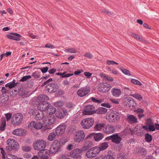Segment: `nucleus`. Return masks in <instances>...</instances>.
Masks as SVG:
<instances>
[{
  "instance_id": "1",
  "label": "nucleus",
  "mask_w": 159,
  "mask_h": 159,
  "mask_svg": "<svg viewBox=\"0 0 159 159\" xmlns=\"http://www.w3.org/2000/svg\"><path fill=\"white\" fill-rule=\"evenodd\" d=\"M47 143L43 140H38L34 143L33 147L34 149L39 152H42L44 151L45 148Z\"/></svg>"
},
{
  "instance_id": "2",
  "label": "nucleus",
  "mask_w": 159,
  "mask_h": 159,
  "mask_svg": "<svg viewBox=\"0 0 159 159\" xmlns=\"http://www.w3.org/2000/svg\"><path fill=\"white\" fill-rule=\"evenodd\" d=\"M23 118V115L21 113H16L11 118V123L14 126L19 125L21 124Z\"/></svg>"
},
{
  "instance_id": "3",
  "label": "nucleus",
  "mask_w": 159,
  "mask_h": 159,
  "mask_svg": "<svg viewBox=\"0 0 159 159\" xmlns=\"http://www.w3.org/2000/svg\"><path fill=\"white\" fill-rule=\"evenodd\" d=\"M94 120L91 117H88L83 120L80 123L82 127L84 129H88L93 125Z\"/></svg>"
},
{
  "instance_id": "4",
  "label": "nucleus",
  "mask_w": 159,
  "mask_h": 159,
  "mask_svg": "<svg viewBox=\"0 0 159 159\" xmlns=\"http://www.w3.org/2000/svg\"><path fill=\"white\" fill-rule=\"evenodd\" d=\"M100 152L98 146H95L88 151L86 153V156L89 158H92L99 154Z\"/></svg>"
},
{
  "instance_id": "5",
  "label": "nucleus",
  "mask_w": 159,
  "mask_h": 159,
  "mask_svg": "<svg viewBox=\"0 0 159 159\" xmlns=\"http://www.w3.org/2000/svg\"><path fill=\"white\" fill-rule=\"evenodd\" d=\"M85 134L82 130H78L76 131L74 134V140L77 143L83 142L85 138Z\"/></svg>"
},
{
  "instance_id": "6",
  "label": "nucleus",
  "mask_w": 159,
  "mask_h": 159,
  "mask_svg": "<svg viewBox=\"0 0 159 159\" xmlns=\"http://www.w3.org/2000/svg\"><path fill=\"white\" fill-rule=\"evenodd\" d=\"M60 148V142L58 140H56L52 143L49 152L50 153L56 154L59 151Z\"/></svg>"
},
{
  "instance_id": "7",
  "label": "nucleus",
  "mask_w": 159,
  "mask_h": 159,
  "mask_svg": "<svg viewBox=\"0 0 159 159\" xmlns=\"http://www.w3.org/2000/svg\"><path fill=\"white\" fill-rule=\"evenodd\" d=\"M105 139L107 140H111L113 143L118 144L120 143L122 138L119 136L118 134L116 133L107 137Z\"/></svg>"
},
{
  "instance_id": "8",
  "label": "nucleus",
  "mask_w": 159,
  "mask_h": 159,
  "mask_svg": "<svg viewBox=\"0 0 159 159\" xmlns=\"http://www.w3.org/2000/svg\"><path fill=\"white\" fill-rule=\"evenodd\" d=\"M90 91V88L89 86L81 87L77 91V94L80 97H84L88 95Z\"/></svg>"
},
{
  "instance_id": "9",
  "label": "nucleus",
  "mask_w": 159,
  "mask_h": 159,
  "mask_svg": "<svg viewBox=\"0 0 159 159\" xmlns=\"http://www.w3.org/2000/svg\"><path fill=\"white\" fill-rule=\"evenodd\" d=\"M120 118V115L119 113L116 111H113L109 114L107 116V119H108L110 122H113L119 120Z\"/></svg>"
},
{
  "instance_id": "10",
  "label": "nucleus",
  "mask_w": 159,
  "mask_h": 159,
  "mask_svg": "<svg viewBox=\"0 0 159 159\" xmlns=\"http://www.w3.org/2000/svg\"><path fill=\"white\" fill-rule=\"evenodd\" d=\"M98 90L101 92L106 93L108 92L111 88L109 84L106 83H101L98 84Z\"/></svg>"
},
{
  "instance_id": "11",
  "label": "nucleus",
  "mask_w": 159,
  "mask_h": 159,
  "mask_svg": "<svg viewBox=\"0 0 159 159\" xmlns=\"http://www.w3.org/2000/svg\"><path fill=\"white\" fill-rule=\"evenodd\" d=\"M83 151L80 149L77 148L71 151L70 154V156L73 158L80 159Z\"/></svg>"
},
{
  "instance_id": "12",
  "label": "nucleus",
  "mask_w": 159,
  "mask_h": 159,
  "mask_svg": "<svg viewBox=\"0 0 159 159\" xmlns=\"http://www.w3.org/2000/svg\"><path fill=\"white\" fill-rule=\"evenodd\" d=\"M96 113L94 107L91 105H88L85 107L83 111L84 115H91Z\"/></svg>"
},
{
  "instance_id": "13",
  "label": "nucleus",
  "mask_w": 159,
  "mask_h": 159,
  "mask_svg": "<svg viewBox=\"0 0 159 159\" xmlns=\"http://www.w3.org/2000/svg\"><path fill=\"white\" fill-rule=\"evenodd\" d=\"M123 104L124 105L129 108L131 107H134L136 105L135 101L130 97L125 98L123 101Z\"/></svg>"
},
{
  "instance_id": "14",
  "label": "nucleus",
  "mask_w": 159,
  "mask_h": 159,
  "mask_svg": "<svg viewBox=\"0 0 159 159\" xmlns=\"http://www.w3.org/2000/svg\"><path fill=\"white\" fill-rule=\"evenodd\" d=\"M43 121L45 125L48 126L53 124L55 120L54 117L48 116L44 117Z\"/></svg>"
},
{
  "instance_id": "15",
  "label": "nucleus",
  "mask_w": 159,
  "mask_h": 159,
  "mask_svg": "<svg viewBox=\"0 0 159 159\" xmlns=\"http://www.w3.org/2000/svg\"><path fill=\"white\" fill-rule=\"evenodd\" d=\"M58 88V85L54 82L48 84L46 86V89L50 92H55Z\"/></svg>"
},
{
  "instance_id": "16",
  "label": "nucleus",
  "mask_w": 159,
  "mask_h": 159,
  "mask_svg": "<svg viewBox=\"0 0 159 159\" xmlns=\"http://www.w3.org/2000/svg\"><path fill=\"white\" fill-rule=\"evenodd\" d=\"M66 126L64 124H61L59 125L56 129V133L58 136H61L65 133Z\"/></svg>"
},
{
  "instance_id": "17",
  "label": "nucleus",
  "mask_w": 159,
  "mask_h": 159,
  "mask_svg": "<svg viewBox=\"0 0 159 159\" xmlns=\"http://www.w3.org/2000/svg\"><path fill=\"white\" fill-rule=\"evenodd\" d=\"M7 144L13 149H17L19 147V145L18 143L15 140L12 139H9L7 141Z\"/></svg>"
},
{
  "instance_id": "18",
  "label": "nucleus",
  "mask_w": 159,
  "mask_h": 159,
  "mask_svg": "<svg viewBox=\"0 0 159 159\" xmlns=\"http://www.w3.org/2000/svg\"><path fill=\"white\" fill-rule=\"evenodd\" d=\"M67 110L64 108H61L57 111L56 113V116L59 119L63 118L65 116L67 115Z\"/></svg>"
},
{
  "instance_id": "19",
  "label": "nucleus",
  "mask_w": 159,
  "mask_h": 159,
  "mask_svg": "<svg viewBox=\"0 0 159 159\" xmlns=\"http://www.w3.org/2000/svg\"><path fill=\"white\" fill-rule=\"evenodd\" d=\"M49 103L46 101H43L41 102L38 105L37 108L39 110L43 111H46L48 105H49Z\"/></svg>"
},
{
  "instance_id": "20",
  "label": "nucleus",
  "mask_w": 159,
  "mask_h": 159,
  "mask_svg": "<svg viewBox=\"0 0 159 159\" xmlns=\"http://www.w3.org/2000/svg\"><path fill=\"white\" fill-rule=\"evenodd\" d=\"M93 145V144L92 142L89 140H85L84 143V145L81 148V149L83 151H86Z\"/></svg>"
},
{
  "instance_id": "21",
  "label": "nucleus",
  "mask_w": 159,
  "mask_h": 159,
  "mask_svg": "<svg viewBox=\"0 0 159 159\" xmlns=\"http://www.w3.org/2000/svg\"><path fill=\"white\" fill-rule=\"evenodd\" d=\"M126 120L130 124H133L138 122L137 118L134 115H127Z\"/></svg>"
},
{
  "instance_id": "22",
  "label": "nucleus",
  "mask_w": 159,
  "mask_h": 159,
  "mask_svg": "<svg viewBox=\"0 0 159 159\" xmlns=\"http://www.w3.org/2000/svg\"><path fill=\"white\" fill-rule=\"evenodd\" d=\"M104 132L107 134H110L114 133L115 131V129L114 126L111 125H107L105 129L103 130Z\"/></svg>"
},
{
  "instance_id": "23",
  "label": "nucleus",
  "mask_w": 159,
  "mask_h": 159,
  "mask_svg": "<svg viewBox=\"0 0 159 159\" xmlns=\"http://www.w3.org/2000/svg\"><path fill=\"white\" fill-rule=\"evenodd\" d=\"M25 130L22 129H17L13 130L12 134L16 135L21 136L25 134Z\"/></svg>"
},
{
  "instance_id": "24",
  "label": "nucleus",
  "mask_w": 159,
  "mask_h": 159,
  "mask_svg": "<svg viewBox=\"0 0 159 159\" xmlns=\"http://www.w3.org/2000/svg\"><path fill=\"white\" fill-rule=\"evenodd\" d=\"M11 34L14 36H17V37L11 35H7L6 36L7 38L10 39L14 40L16 41H19L20 40V37H21V36L20 34L14 33H11Z\"/></svg>"
},
{
  "instance_id": "25",
  "label": "nucleus",
  "mask_w": 159,
  "mask_h": 159,
  "mask_svg": "<svg viewBox=\"0 0 159 159\" xmlns=\"http://www.w3.org/2000/svg\"><path fill=\"white\" fill-rule=\"evenodd\" d=\"M111 93L112 96L115 97H119L122 93L121 90L118 89L113 88L111 90Z\"/></svg>"
},
{
  "instance_id": "26",
  "label": "nucleus",
  "mask_w": 159,
  "mask_h": 159,
  "mask_svg": "<svg viewBox=\"0 0 159 159\" xmlns=\"http://www.w3.org/2000/svg\"><path fill=\"white\" fill-rule=\"evenodd\" d=\"M46 111L48 114L52 115L55 113L56 109L54 107L52 106L49 103V105H48Z\"/></svg>"
},
{
  "instance_id": "27",
  "label": "nucleus",
  "mask_w": 159,
  "mask_h": 159,
  "mask_svg": "<svg viewBox=\"0 0 159 159\" xmlns=\"http://www.w3.org/2000/svg\"><path fill=\"white\" fill-rule=\"evenodd\" d=\"M44 115L43 111L39 110L35 112V115L34 118L37 120H40L43 119Z\"/></svg>"
},
{
  "instance_id": "28",
  "label": "nucleus",
  "mask_w": 159,
  "mask_h": 159,
  "mask_svg": "<svg viewBox=\"0 0 159 159\" xmlns=\"http://www.w3.org/2000/svg\"><path fill=\"white\" fill-rule=\"evenodd\" d=\"M49 98L47 95H39L37 98L38 102H42L43 101H48Z\"/></svg>"
},
{
  "instance_id": "29",
  "label": "nucleus",
  "mask_w": 159,
  "mask_h": 159,
  "mask_svg": "<svg viewBox=\"0 0 159 159\" xmlns=\"http://www.w3.org/2000/svg\"><path fill=\"white\" fill-rule=\"evenodd\" d=\"M16 80H14L13 81L11 82H10L8 83H7L5 85V87H8L9 89H11L15 87L18 84V83H15Z\"/></svg>"
},
{
  "instance_id": "30",
  "label": "nucleus",
  "mask_w": 159,
  "mask_h": 159,
  "mask_svg": "<svg viewBox=\"0 0 159 159\" xmlns=\"http://www.w3.org/2000/svg\"><path fill=\"white\" fill-rule=\"evenodd\" d=\"M57 136L56 133L54 131L51 132L48 137V139L50 141H52L55 139Z\"/></svg>"
},
{
  "instance_id": "31",
  "label": "nucleus",
  "mask_w": 159,
  "mask_h": 159,
  "mask_svg": "<svg viewBox=\"0 0 159 159\" xmlns=\"http://www.w3.org/2000/svg\"><path fill=\"white\" fill-rule=\"evenodd\" d=\"M103 135L101 133H97L94 135V138L96 141H98L103 138Z\"/></svg>"
},
{
  "instance_id": "32",
  "label": "nucleus",
  "mask_w": 159,
  "mask_h": 159,
  "mask_svg": "<svg viewBox=\"0 0 159 159\" xmlns=\"http://www.w3.org/2000/svg\"><path fill=\"white\" fill-rule=\"evenodd\" d=\"M105 125V124L104 123H98L95 125L94 129L100 131L104 127Z\"/></svg>"
},
{
  "instance_id": "33",
  "label": "nucleus",
  "mask_w": 159,
  "mask_h": 159,
  "mask_svg": "<svg viewBox=\"0 0 159 159\" xmlns=\"http://www.w3.org/2000/svg\"><path fill=\"white\" fill-rule=\"evenodd\" d=\"M107 109L106 108L101 107L98 109L96 111V113L98 114H103L107 112Z\"/></svg>"
},
{
  "instance_id": "34",
  "label": "nucleus",
  "mask_w": 159,
  "mask_h": 159,
  "mask_svg": "<svg viewBox=\"0 0 159 159\" xmlns=\"http://www.w3.org/2000/svg\"><path fill=\"white\" fill-rule=\"evenodd\" d=\"M108 143L107 142H104L100 144L99 148L100 149V152L106 149L108 147Z\"/></svg>"
},
{
  "instance_id": "35",
  "label": "nucleus",
  "mask_w": 159,
  "mask_h": 159,
  "mask_svg": "<svg viewBox=\"0 0 159 159\" xmlns=\"http://www.w3.org/2000/svg\"><path fill=\"white\" fill-rule=\"evenodd\" d=\"M131 36L134 38L136 40H139L142 42L144 41V40L141 36L135 33H132L131 34Z\"/></svg>"
},
{
  "instance_id": "36",
  "label": "nucleus",
  "mask_w": 159,
  "mask_h": 159,
  "mask_svg": "<svg viewBox=\"0 0 159 159\" xmlns=\"http://www.w3.org/2000/svg\"><path fill=\"white\" fill-rule=\"evenodd\" d=\"M43 124L40 122H35L34 129L37 130L40 129L42 128Z\"/></svg>"
},
{
  "instance_id": "37",
  "label": "nucleus",
  "mask_w": 159,
  "mask_h": 159,
  "mask_svg": "<svg viewBox=\"0 0 159 159\" xmlns=\"http://www.w3.org/2000/svg\"><path fill=\"white\" fill-rule=\"evenodd\" d=\"M6 125V122L5 118L2 119V124L0 126V130L3 131L4 130Z\"/></svg>"
},
{
  "instance_id": "38",
  "label": "nucleus",
  "mask_w": 159,
  "mask_h": 159,
  "mask_svg": "<svg viewBox=\"0 0 159 159\" xmlns=\"http://www.w3.org/2000/svg\"><path fill=\"white\" fill-rule=\"evenodd\" d=\"M145 139L148 142H151L152 140V136L148 133H147L145 135Z\"/></svg>"
},
{
  "instance_id": "39",
  "label": "nucleus",
  "mask_w": 159,
  "mask_h": 159,
  "mask_svg": "<svg viewBox=\"0 0 159 159\" xmlns=\"http://www.w3.org/2000/svg\"><path fill=\"white\" fill-rule=\"evenodd\" d=\"M38 156L41 159H48L47 155L44 154L42 152H39L38 153Z\"/></svg>"
},
{
  "instance_id": "40",
  "label": "nucleus",
  "mask_w": 159,
  "mask_h": 159,
  "mask_svg": "<svg viewBox=\"0 0 159 159\" xmlns=\"http://www.w3.org/2000/svg\"><path fill=\"white\" fill-rule=\"evenodd\" d=\"M65 52H69L70 53H76L77 52L76 49L74 48H69L65 50Z\"/></svg>"
},
{
  "instance_id": "41",
  "label": "nucleus",
  "mask_w": 159,
  "mask_h": 159,
  "mask_svg": "<svg viewBox=\"0 0 159 159\" xmlns=\"http://www.w3.org/2000/svg\"><path fill=\"white\" fill-rule=\"evenodd\" d=\"M131 95L139 101L143 99V97L142 96L139 94L135 93V94H131Z\"/></svg>"
},
{
  "instance_id": "42",
  "label": "nucleus",
  "mask_w": 159,
  "mask_h": 159,
  "mask_svg": "<svg viewBox=\"0 0 159 159\" xmlns=\"http://www.w3.org/2000/svg\"><path fill=\"white\" fill-rule=\"evenodd\" d=\"M89 99L91 100L93 102L96 103H101L103 102L102 100L98 99H96V98L93 97H91V98H90Z\"/></svg>"
},
{
  "instance_id": "43",
  "label": "nucleus",
  "mask_w": 159,
  "mask_h": 159,
  "mask_svg": "<svg viewBox=\"0 0 159 159\" xmlns=\"http://www.w3.org/2000/svg\"><path fill=\"white\" fill-rule=\"evenodd\" d=\"M34 124L35 122L34 121H33L30 123L28 124V128L30 130L33 131L34 130Z\"/></svg>"
},
{
  "instance_id": "44",
  "label": "nucleus",
  "mask_w": 159,
  "mask_h": 159,
  "mask_svg": "<svg viewBox=\"0 0 159 159\" xmlns=\"http://www.w3.org/2000/svg\"><path fill=\"white\" fill-rule=\"evenodd\" d=\"M22 148L23 150L27 152L30 151L31 149L30 147L26 145L23 146Z\"/></svg>"
},
{
  "instance_id": "45",
  "label": "nucleus",
  "mask_w": 159,
  "mask_h": 159,
  "mask_svg": "<svg viewBox=\"0 0 159 159\" xmlns=\"http://www.w3.org/2000/svg\"><path fill=\"white\" fill-rule=\"evenodd\" d=\"M117 156L118 159H125V155L123 153L118 154Z\"/></svg>"
},
{
  "instance_id": "46",
  "label": "nucleus",
  "mask_w": 159,
  "mask_h": 159,
  "mask_svg": "<svg viewBox=\"0 0 159 159\" xmlns=\"http://www.w3.org/2000/svg\"><path fill=\"white\" fill-rule=\"evenodd\" d=\"M131 82L134 84H137L139 85H141L142 84L141 82L137 80L132 79L131 80Z\"/></svg>"
},
{
  "instance_id": "47",
  "label": "nucleus",
  "mask_w": 159,
  "mask_h": 159,
  "mask_svg": "<svg viewBox=\"0 0 159 159\" xmlns=\"http://www.w3.org/2000/svg\"><path fill=\"white\" fill-rule=\"evenodd\" d=\"M31 76L30 75H27L23 76L21 79L20 80V82H24L27 80L31 78Z\"/></svg>"
},
{
  "instance_id": "48",
  "label": "nucleus",
  "mask_w": 159,
  "mask_h": 159,
  "mask_svg": "<svg viewBox=\"0 0 159 159\" xmlns=\"http://www.w3.org/2000/svg\"><path fill=\"white\" fill-rule=\"evenodd\" d=\"M121 70L124 74L128 75H131V74L129 70L123 68L121 69Z\"/></svg>"
},
{
  "instance_id": "49",
  "label": "nucleus",
  "mask_w": 159,
  "mask_h": 159,
  "mask_svg": "<svg viewBox=\"0 0 159 159\" xmlns=\"http://www.w3.org/2000/svg\"><path fill=\"white\" fill-rule=\"evenodd\" d=\"M54 105L56 107H61L63 105V102L61 101L57 102L54 103Z\"/></svg>"
},
{
  "instance_id": "50",
  "label": "nucleus",
  "mask_w": 159,
  "mask_h": 159,
  "mask_svg": "<svg viewBox=\"0 0 159 159\" xmlns=\"http://www.w3.org/2000/svg\"><path fill=\"white\" fill-rule=\"evenodd\" d=\"M154 124L148 126V129L149 131H153L155 130V128Z\"/></svg>"
},
{
  "instance_id": "51",
  "label": "nucleus",
  "mask_w": 159,
  "mask_h": 159,
  "mask_svg": "<svg viewBox=\"0 0 159 159\" xmlns=\"http://www.w3.org/2000/svg\"><path fill=\"white\" fill-rule=\"evenodd\" d=\"M134 111L138 114L143 113L144 112V111L141 108H138L134 110Z\"/></svg>"
},
{
  "instance_id": "52",
  "label": "nucleus",
  "mask_w": 159,
  "mask_h": 159,
  "mask_svg": "<svg viewBox=\"0 0 159 159\" xmlns=\"http://www.w3.org/2000/svg\"><path fill=\"white\" fill-rule=\"evenodd\" d=\"M1 152L2 155V158L3 159H5L6 154L5 153V151L3 148H0Z\"/></svg>"
},
{
  "instance_id": "53",
  "label": "nucleus",
  "mask_w": 159,
  "mask_h": 159,
  "mask_svg": "<svg viewBox=\"0 0 159 159\" xmlns=\"http://www.w3.org/2000/svg\"><path fill=\"white\" fill-rule=\"evenodd\" d=\"M85 57H87L89 59H91L93 57V55L90 53L86 52L84 55Z\"/></svg>"
},
{
  "instance_id": "54",
  "label": "nucleus",
  "mask_w": 159,
  "mask_h": 159,
  "mask_svg": "<svg viewBox=\"0 0 159 159\" xmlns=\"http://www.w3.org/2000/svg\"><path fill=\"white\" fill-rule=\"evenodd\" d=\"M106 63L108 65L114 64L117 65L118 64V63L116 62L110 60H107L106 61Z\"/></svg>"
},
{
  "instance_id": "55",
  "label": "nucleus",
  "mask_w": 159,
  "mask_h": 159,
  "mask_svg": "<svg viewBox=\"0 0 159 159\" xmlns=\"http://www.w3.org/2000/svg\"><path fill=\"white\" fill-rule=\"evenodd\" d=\"M139 152L142 155L145 154L146 153V151L144 148H142L139 149Z\"/></svg>"
},
{
  "instance_id": "56",
  "label": "nucleus",
  "mask_w": 159,
  "mask_h": 159,
  "mask_svg": "<svg viewBox=\"0 0 159 159\" xmlns=\"http://www.w3.org/2000/svg\"><path fill=\"white\" fill-rule=\"evenodd\" d=\"M12 114L10 113H8L5 114V116L7 121L9 120L11 117Z\"/></svg>"
},
{
  "instance_id": "57",
  "label": "nucleus",
  "mask_w": 159,
  "mask_h": 159,
  "mask_svg": "<svg viewBox=\"0 0 159 159\" xmlns=\"http://www.w3.org/2000/svg\"><path fill=\"white\" fill-rule=\"evenodd\" d=\"M154 124L153 122L151 119H148L147 120L146 122V125L147 126L152 125Z\"/></svg>"
},
{
  "instance_id": "58",
  "label": "nucleus",
  "mask_w": 159,
  "mask_h": 159,
  "mask_svg": "<svg viewBox=\"0 0 159 159\" xmlns=\"http://www.w3.org/2000/svg\"><path fill=\"white\" fill-rule=\"evenodd\" d=\"M45 47L46 48H50L51 49H53L55 48V47L54 46L49 43L46 44L45 46Z\"/></svg>"
},
{
  "instance_id": "59",
  "label": "nucleus",
  "mask_w": 159,
  "mask_h": 159,
  "mask_svg": "<svg viewBox=\"0 0 159 159\" xmlns=\"http://www.w3.org/2000/svg\"><path fill=\"white\" fill-rule=\"evenodd\" d=\"M110 100L112 103L116 104H118L119 103V102L118 99L115 98H110Z\"/></svg>"
},
{
  "instance_id": "60",
  "label": "nucleus",
  "mask_w": 159,
  "mask_h": 159,
  "mask_svg": "<svg viewBox=\"0 0 159 159\" xmlns=\"http://www.w3.org/2000/svg\"><path fill=\"white\" fill-rule=\"evenodd\" d=\"M102 11L104 12V13L107 14L108 15L110 16H112L113 15V13H111V12L109 11H107L106 10H103Z\"/></svg>"
},
{
  "instance_id": "61",
  "label": "nucleus",
  "mask_w": 159,
  "mask_h": 159,
  "mask_svg": "<svg viewBox=\"0 0 159 159\" xmlns=\"http://www.w3.org/2000/svg\"><path fill=\"white\" fill-rule=\"evenodd\" d=\"M74 105L71 102H68L66 104V107L67 108H71L73 107Z\"/></svg>"
},
{
  "instance_id": "62",
  "label": "nucleus",
  "mask_w": 159,
  "mask_h": 159,
  "mask_svg": "<svg viewBox=\"0 0 159 159\" xmlns=\"http://www.w3.org/2000/svg\"><path fill=\"white\" fill-rule=\"evenodd\" d=\"M101 106L105 107L110 108L111 107V106L108 103H103L101 104Z\"/></svg>"
},
{
  "instance_id": "63",
  "label": "nucleus",
  "mask_w": 159,
  "mask_h": 159,
  "mask_svg": "<svg viewBox=\"0 0 159 159\" xmlns=\"http://www.w3.org/2000/svg\"><path fill=\"white\" fill-rule=\"evenodd\" d=\"M48 67H46L41 68V70L43 73H46L48 70Z\"/></svg>"
},
{
  "instance_id": "64",
  "label": "nucleus",
  "mask_w": 159,
  "mask_h": 159,
  "mask_svg": "<svg viewBox=\"0 0 159 159\" xmlns=\"http://www.w3.org/2000/svg\"><path fill=\"white\" fill-rule=\"evenodd\" d=\"M104 159H115L114 157H113L112 156H111L110 155L108 154L106 155L104 158Z\"/></svg>"
}]
</instances>
